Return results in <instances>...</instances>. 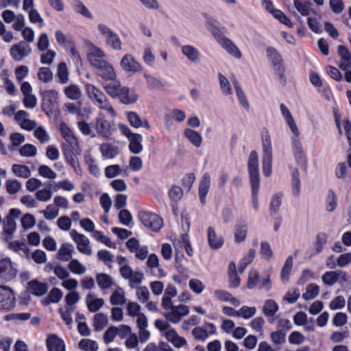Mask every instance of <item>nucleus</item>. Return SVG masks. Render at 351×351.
Returning <instances> with one entry per match:
<instances>
[{"label": "nucleus", "mask_w": 351, "mask_h": 351, "mask_svg": "<svg viewBox=\"0 0 351 351\" xmlns=\"http://www.w3.org/2000/svg\"><path fill=\"white\" fill-rule=\"evenodd\" d=\"M60 132L65 141V143L62 144V150L64 158L67 163L77 172L80 169L77 156L80 155L82 152L78 140L64 122L60 124Z\"/></svg>", "instance_id": "f257e3e1"}, {"label": "nucleus", "mask_w": 351, "mask_h": 351, "mask_svg": "<svg viewBox=\"0 0 351 351\" xmlns=\"http://www.w3.org/2000/svg\"><path fill=\"white\" fill-rule=\"evenodd\" d=\"M247 169L250 174V185L252 188V200L253 208L258 210V191L260 186L258 156L256 151L251 152L248 162Z\"/></svg>", "instance_id": "f03ea898"}, {"label": "nucleus", "mask_w": 351, "mask_h": 351, "mask_svg": "<svg viewBox=\"0 0 351 351\" xmlns=\"http://www.w3.org/2000/svg\"><path fill=\"white\" fill-rule=\"evenodd\" d=\"M261 138L263 152L262 158L263 173L265 177H269L271 174L273 156L270 134L265 128L263 130Z\"/></svg>", "instance_id": "7ed1b4c3"}, {"label": "nucleus", "mask_w": 351, "mask_h": 351, "mask_svg": "<svg viewBox=\"0 0 351 351\" xmlns=\"http://www.w3.org/2000/svg\"><path fill=\"white\" fill-rule=\"evenodd\" d=\"M86 91L88 97L100 109L106 110L113 117L116 116L115 110L101 90L93 84H87L86 85Z\"/></svg>", "instance_id": "20e7f679"}, {"label": "nucleus", "mask_w": 351, "mask_h": 351, "mask_svg": "<svg viewBox=\"0 0 351 351\" xmlns=\"http://www.w3.org/2000/svg\"><path fill=\"white\" fill-rule=\"evenodd\" d=\"M21 211L18 208H11L8 214L3 219L1 235L5 242H9L14 238L16 230L15 219L19 217Z\"/></svg>", "instance_id": "39448f33"}, {"label": "nucleus", "mask_w": 351, "mask_h": 351, "mask_svg": "<svg viewBox=\"0 0 351 351\" xmlns=\"http://www.w3.org/2000/svg\"><path fill=\"white\" fill-rule=\"evenodd\" d=\"M138 217L143 224L154 232L159 231L163 226V221L158 215L147 211H141Z\"/></svg>", "instance_id": "423d86ee"}, {"label": "nucleus", "mask_w": 351, "mask_h": 351, "mask_svg": "<svg viewBox=\"0 0 351 351\" xmlns=\"http://www.w3.org/2000/svg\"><path fill=\"white\" fill-rule=\"evenodd\" d=\"M16 305L14 291L10 287L0 285V309L10 311Z\"/></svg>", "instance_id": "0eeeda50"}, {"label": "nucleus", "mask_w": 351, "mask_h": 351, "mask_svg": "<svg viewBox=\"0 0 351 351\" xmlns=\"http://www.w3.org/2000/svg\"><path fill=\"white\" fill-rule=\"evenodd\" d=\"M16 274L17 270L9 258L0 260V283L12 280L16 276Z\"/></svg>", "instance_id": "6e6552de"}, {"label": "nucleus", "mask_w": 351, "mask_h": 351, "mask_svg": "<svg viewBox=\"0 0 351 351\" xmlns=\"http://www.w3.org/2000/svg\"><path fill=\"white\" fill-rule=\"evenodd\" d=\"M98 29L100 33L106 38V42L108 45L114 50L121 49V40L119 36L114 33L108 27L104 24L98 25Z\"/></svg>", "instance_id": "1a4fd4ad"}, {"label": "nucleus", "mask_w": 351, "mask_h": 351, "mask_svg": "<svg viewBox=\"0 0 351 351\" xmlns=\"http://www.w3.org/2000/svg\"><path fill=\"white\" fill-rule=\"evenodd\" d=\"M41 95L43 97L42 109L49 114L57 106L58 92L54 90H45L41 93Z\"/></svg>", "instance_id": "9d476101"}, {"label": "nucleus", "mask_w": 351, "mask_h": 351, "mask_svg": "<svg viewBox=\"0 0 351 351\" xmlns=\"http://www.w3.org/2000/svg\"><path fill=\"white\" fill-rule=\"evenodd\" d=\"M31 47L24 41L12 45L10 49L11 57L17 62L22 60L31 53Z\"/></svg>", "instance_id": "9b49d317"}, {"label": "nucleus", "mask_w": 351, "mask_h": 351, "mask_svg": "<svg viewBox=\"0 0 351 351\" xmlns=\"http://www.w3.org/2000/svg\"><path fill=\"white\" fill-rule=\"evenodd\" d=\"M95 130L99 136H101L106 140L110 138L112 136L110 123L107 121L104 115H99L96 119Z\"/></svg>", "instance_id": "f8f14e48"}, {"label": "nucleus", "mask_w": 351, "mask_h": 351, "mask_svg": "<svg viewBox=\"0 0 351 351\" xmlns=\"http://www.w3.org/2000/svg\"><path fill=\"white\" fill-rule=\"evenodd\" d=\"M71 236L77 243V250L86 255L91 254V248L89 247V240L84 234L78 233L75 230L71 231Z\"/></svg>", "instance_id": "ddd939ff"}, {"label": "nucleus", "mask_w": 351, "mask_h": 351, "mask_svg": "<svg viewBox=\"0 0 351 351\" xmlns=\"http://www.w3.org/2000/svg\"><path fill=\"white\" fill-rule=\"evenodd\" d=\"M120 64L121 68L129 73H135L142 70L141 65L130 54L125 55Z\"/></svg>", "instance_id": "4468645a"}, {"label": "nucleus", "mask_w": 351, "mask_h": 351, "mask_svg": "<svg viewBox=\"0 0 351 351\" xmlns=\"http://www.w3.org/2000/svg\"><path fill=\"white\" fill-rule=\"evenodd\" d=\"M210 186V176L209 173L205 172L199 182L198 195L202 205L206 204V198Z\"/></svg>", "instance_id": "2eb2a0df"}, {"label": "nucleus", "mask_w": 351, "mask_h": 351, "mask_svg": "<svg viewBox=\"0 0 351 351\" xmlns=\"http://www.w3.org/2000/svg\"><path fill=\"white\" fill-rule=\"evenodd\" d=\"M46 346L48 351H66L64 341L55 334H51L47 337Z\"/></svg>", "instance_id": "dca6fc26"}, {"label": "nucleus", "mask_w": 351, "mask_h": 351, "mask_svg": "<svg viewBox=\"0 0 351 351\" xmlns=\"http://www.w3.org/2000/svg\"><path fill=\"white\" fill-rule=\"evenodd\" d=\"M104 56V52L100 48L95 47L93 51L88 53L87 58L90 64L97 69L106 62Z\"/></svg>", "instance_id": "f3484780"}, {"label": "nucleus", "mask_w": 351, "mask_h": 351, "mask_svg": "<svg viewBox=\"0 0 351 351\" xmlns=\"http://www.w3.org/2000/svg\"><path fill=\"white\" fill-rule=\"evenodd\" d=\"M293 149L297 162L303 167L304 171L307 169L306 160L302 149L301 143L297 138L293 139Z\"/></svg>", "instance_id": "a211bd4d"}, {"label": "nucleus", "mask_w": 351, "mask_h": 351, "mask_svg": "<svg viewBox=\"0 0 351 351\" xmlns=\"http://www.w3.org/2000/svg\"><path fill=\"white\" fill-rule=\"evenodd\" d=\"M27 289L32 295L40 297L47 292L48 287L46 283L34 279L27 283Z\"/></svg>", "instance_id": "6ab92c4d"}, {"label": "nucleus", "mask_w": 351, "mask_h": 351, "mask_svg": "<svg viewBox=\"0 0 351 351\" xmlns=\"http://www.w3.org/2000/svg\"><path fill=\"white\" fill-rule=\"evenodd\" d=\"M97 70V75L106 82L113 81L117 78L113 67L107 61L98 67Z\"/></svg>", "instance_id": "aec40b11"}, {"label": "nucleus", "mask_w": 351, "mask_h": 351, "mask_svg": "<svg viewBox=\"0 0 351 351\" xmlns=\"http://www.w3.org/2000/svg\"><path fill=\"white\" fill-rule=\"evenodd\" d=\"M338 53L342 60V62L339 64L341 69L346 71L351 67V52L344 45L338 47Z\"/></svg>", "instance_id": "412c9836"}, {"label": "nucleus", "mask_w": 351, "mask_h": 351, "mask_svg": "<svg viewBox=\"0 0 351 351\" xmlns=\"http://www.w3.org/2000/svg\"><path fill=\"white\" fill-rule=\"evenodd\" d=\"M99 150L104 158H114L119 154V148L110 143H104L100 145Z\"/></svg>", "instance_id": "4be33fe9"}, {"label": "nucleus", "mask_w": 351, "mask_h": 351, "mask_svg": "<svg viewBox=\"0 0 351 351\" xmlns=\"http://www.w3.org/2000/svg\"><path fill=\"white\" fill-rule=\"evenodd\" d=\"M228 53L236 58H241L242 55L238 47L227 37H225L219 43Z\"/></svg>", "instance_id": "5701e85b"}, {"label": "nucleus", "mask_w": 351, "mask_h": 351, "mask_svg": "<svg viewBox=\"0 0 351 351\" xmlns=\"http://www.w3.org/2000/svg\"><path fill=\"white\" fill-rule=\"evenodd\" d=\"M117 97L124 104H134L138 99V96L135 93L130 92V89L127 87H122L121 88Z\"/></svg>", "instance_id": "b1692460"}, {"label": "nucleus", "mask_w": 351, "mask_h": 351, "mask_svg": "<svg viewBox=\"0 0 351 351\" xmlns=\"http://www.w3.org/2000/svg\"><path fill=\"white\" fill-rule=\"evenodd\" d=\"M208 241L211 249L215 250L221 247L223 244L222 237H218L212 227L208 228Z\"/></svg>", "instance_id": "393cba45"}, {"label": "nucleus", "mask_w": 351, "mask_h": 351, "mask_svg": "<svg viewBox=\"0 0 351 351\" xmlns=\"http://www.w3.org/2000/svg\"><path fill=\"white\" fill-rule=\"evenodd\" d=\"M127 117L130 124L134 128H137L142 126L147 129L150 128V126L147 120H142L140 116L135 112H128Z\"/></svg>", "instance_id": "a878e982"}, {"label": "nucleus", "mask_w": 351, "mask_h": 351, "mask_svg": "<svg viewBox=\"0 0 351 351\" xmlns=\"http://www.w3.org/2000/svg\"><path fill=\"white\" fill-rule=\"evenodd\" d=\"M182 52L191 62L197 63L199 61L200 53L194 47L191 45H184L182 47Z\"/></svg>", "instance_id": "bb28decb"}, {"label": "nucleus", "mask_w": 351, "mask_h": 351, "mask_svg": "<svg viewBox=\"0 0 351 351\" xmlns=\"http://www.w3.org/2000/svg\"><path fill=\"white\" fill-rule=\"evenodd\" d=\"M102 86L106 93L112 97H117V95L119 93L121 88L120 82L116 80L110 81V82H104Z\"/></svg>", "instance_id": "cd10ccee"}, {"label": "nucleus", "mask_w": 351, "mask_h": 351, "mask_svg": "<svg viewBox=\"0 0 351 351\" xmlns=\"http://www.w3.org/2000/svg\"><path fill=\"white\" fill-rule=\"evenodd\" d=\"M73 251V247L71 244L63 243L58 252L57 258L62 261H68L71 258Z\"/></svg>", "instance_id": "c85d7f7f"}, {"label": "nucleus", "mask_w": 351, "mask_h": 351, "mask_svg": "<svg viewBox=\"0 0 351 351\" xmlns=\"http://www.w3.org/2000/svg\"><path fill=\"white\" fill-rule=\"evenodd\" d=\"M247 225L245 222L240 223L234 228V240L236 243L244 241L247 237Z\"/></svg>", "instance_id": "c756f323"}, {"label": "nucleus", "mask_w": 351, "mask_h": 351, "mask_svg": "<svg viewBox=\"0 0 351 351\" xmlns=\"http://www.w3.org/2000/svg\"><path fill=\"white\" fill-rule=\"evenodd\" d=\"M96 282L101 289H109L113 285L112 278L105 273H99L96 275Z\"/></svg>", "instance_id": "7c9ffc66"}, {"label": "nucleus", "mask_w": 351, "mask_h": 351, "mask_svg": "<svg viewBox=\"0 0 351 351\" xmlns=\"http://www.w3.org/2000/svg\"><path fill=\"white\" fill-rule=\"evenodd\" d=\"M129 139H130V144H129L130 151L135 154H139L143 150V145L141 144V142H142L141 135L139 134H135V135H132V136Z\"/></svg>", "instance_id": "2f4dec72"}, {"label": "nucleus", "mask_w": 351, "mask_h": 351, "mask_svg": "<svg viewBox=\"0 0 351 351\" xmlns=\"http://www.w3.org/2000/svg\"><path fill=\"white\" fill-rule=\"evenodd\" d=\"M184 136L196 147H199L202 145V138L199 132L192 130L186 129L184 130Z\"/></svg>", "instance_id": "473e14b6"}, {"label": "nucleus", "mask_w": 351, "mask_h": 351, "mask_svg": "<svg viewBox=\"0 0 351 351\" xmlns=\"http://www.w3.org/2000/svg\"><path fill=\"white\" fill-rule=\"evenodd\" d=\"M94 298V295L89 293L86 296V304L88 311L92 313L97 312L101 307L103 306L104 301L101 298L94 299L90 301V299Z\"/></svg>", "instance_id": "72a5a7b5"}, {"label": "nucleus", "mask_w": 351, "mask_h": 351, "mask_svg": "<svg viewBox=\"0 0 351 351\" xmlns=\"http://www.w3.org/2000/svg\"><path fill=\"white\" fill-rule=\"evenodd\" d=\"M110 302L112 305H123L126 302V298L122 288L118 287L110 298Z\"/></svg>", "instance_id": "f704fd0d"}, {"label": "nucleus", "mask_w": 351, "mask_h": 351, "mask_svg": "<svg viewBox=\"0 0 351 351\" xmlns=\"http://www.w3.org/2000/svg\"><path fill=\"white\" fill-rule=\"evenodd\" d=\"M214 295L221 301L230 302L234 305H238L239 303L236 298L232 297L231 293L225 290L217 289L214 291Z\"/></svg>", "instance_id": "c9c22d12"}, {"label": "nucleus", "mask_w": 351, "mask_h": 351, "mask_svg": "<svg viewBox=\"0 0 351 351\" xmlns=\"http://www.w3.org/2000/svg\"><path fill=\"white\" fill-rule=\"evenodd\" d=\"M291 186L293 195L298 197L300 192L301 182L299 171L297 169H295L291 173Z\"/></svg>", "instance_id": "e433bc0d"}, {"label": "nucleus", "mask_w": 351, "mask_h": 351, "mask_svg": "<svg viewBox=\"0 0 351 351\" xmlns=\"http://www.w3.org/2000/svg\"><path fill=\"white\" fill-rule=\"evenodd\" d=\"M278 304L273 300H267L263 308V313L268 317L274 316L278 311Z\"/></svg>", "instance_id": "4c0bfd02"}, {"label": "nucleus", "mask_w": 351, "mask_h": 351, "mask_svg": "<svg viewBox=\"0 0 351 351\" xmlns=\"http://www.w3.org/2000/svg\"><path fill=\"white\" fill-rule=\"evenodd\" d=\"M293 259L292 256H289L285 261V263L282 268L280 278L281 280L285 282L289 280V276L292 269L293 267Z\"/></svg>", "instance_id": "58836bf2"}, {"label": "nucleus", "mask_w": 351, "mask_h": 351, "mask_svg": "<svg viewBox=\"0 0 351 351\" xmlns=\"http://www.w3.org/2000/svg\"><path fill=\"white\" fill-rule=\"evenodd\" d=\"M13 173L18 177L27 178L30 176L29 168L24 165L14 164L12 167Z\"/></svg>", "instance_id": "ea45409f"}, {"label": "nucleus", "mask_w": 351, "mask_h": 351, "mask_svg": "<svg viewBox=\"0 0 351 351\" xmlns=\"http://www.w3.org/2000/svg\"><path fill=\"white\" fill-rule=\"evenodd\" d=\"M108 324V317L104 313H97L94 317L93 326L95 331H101Z\"/></svg>", "instance_id": "a19ab883"}, {"label": "nucleus", "mask_w": 351, "mask_h": 351, "mask_svg": "<svg viewBox=\"0 0 351 351\" xmlns=\"http://www.w3.org/2000/svg\"><path fill=\"white\" fill-rule=\"evenodd\" d=\"M267 57L270 59L271 62V64L276 65L283 63V60L281 55L278 52V51L271 47H269L267 50Z\"/></svg>", "instance_id": "79ce46f5"}, {"label": "nucleus", "mask_w": 351, "mask_h": 351, "mask_svg": "<svg viewBox=\"0 0 351 351\" xmlns=\"http://www.w3.org/2000/svg\"><path fill=\"white\" fill-rule=\"evenodd\" d=\"M282 195L281 193L275 194L269 204V211L271 215L276 214L282 204Z\"/></svg>", "instance_id": "37998d69"}, {"label": "nucleus", "mask_w": 351, "mask_h": 351, "mask_svg": "<svg viewBox=\"0 0 351 351\" xmlns=\"http://www.w3.org/2000/svg\"><path fill=\"white\" fill-rule=\"evenodd\" d=\"M319 290V286L310 284L307 286L306 292L302 294V298L306 300H313L317 296Z\"/></svg>", "instance_id": "c03bdc74"}, {"label": "nucleus", "mask_w": 351, "mask_h": 351, "mask_svg": "<svg viewBox=\"0 0 351 351\" xmlns=\"http://www.w3.org/2000/svg\"><path fill=\"white\" fill-rule=\"evenodd\" d=\"M64 93L71 99L76 100L81 96V90L77 85L71 84L64 88Z\"/></svg>", "instance_id": "a18cd8bd"}, {"label": "nucleus", "mask_w": 351, "mask_h": 351, "mask_svg": "<svg viewBox=\"0 0 351 351\" xmlns=\"http://www.w3.org/2000/svg\"><path fill=\"white\" fill-rule=\"evenodd\" d=\"M170 310L171 311L169 312H165L163 316L170 322L173 324L178 323L183 316L178 312L175 306Z\"/></svg>", "instance_id": "49530a36"}, {"label": "nucleus", "mask_w": 351, "mask_h": 351, "mask_svg": "<svg viewBox=\"0 0 351 351\" xmlns=\"http://www.w3.org/2000/svg\"><path fill=\"white\" fill-rule=\"evenodd\" d=\"M79 347L84 351H97L98 346L96 341L83 339L79 342Z\"/></svg>", "instance_id": "de8ad7c7"}, {"label": "nucleus", "mask_w": 351, "mask_h": 351, "mask_svg": "<svg viewBox=\"0 0 351 351\" xmlns=\"http://www.w3.org/2000/svg\"><path fill=\"white\" fill-rule=\"evenodd\" d=\"M58 76L61 84H66L69 80V73L66 63L60 62L58 66Z\"/></svg>", "instance_id": "09e8293b"}, {"label": "nucleus", "mask_w": 351, "mask_h": 351, "mask_svg": "<svg viewBox=\"0 0 351 351\" xmlns=\"http://www.w3.org/2000/svg\"><path fill=\"white\" fill-rule=\"evenodd\" d=\"M21 226L25 230L33 228L36 224V218L29 213L24 215L21 219Z\"/></svg>", "instance_id": "8fccbe9b"}, {"label": "nucleus", "mask_w": 351, "mask_h": 351, "mask_svg": "<svg viewBox=\"0 0 351 351\" xmlns=\"http://www.w3.org/2000/svg\"><path fill=\"white\" fill-rule=\"evenodd\" d=\"M6 191L9 194L13 195L21 189V183L17 180H8L5 182Z\"/></svg>", "instance_id": "3c124183"}, {"label": "nucleus", "mask_w": 351, "mask_h": 351, "mask_svg": "<svg viewBox=\"0 0 351 351\" xmlns=\"http://www.w3.org/2000/svg\"><path fill=\"white\" fill-rule=\"evenodd\" d=\"M323 282L328 286H332L337 282V271H326L322 276Z\"/></svg>", "instance_id": "603ef678"}, {"label": "nucleus", "mask_w": 351, "mask_h": 351, "mask_svg": "<svg viewBox=\"0 0 351 351\" xmlns=\"http://www.w3.org/2000/svg\"><path fill=\"white\" fill-rule=\"evenodd\" d=\"M69 269L72 273L76 274H83L86 271V267L77 259H73L70 261L69 264Z\"/></svg>", "instance_id": "864d4df0"}, {"label": "nucleus", "mask_w": 351, "mask_h": 351, "mask_svg": "<svg viewBox=\"0 0 351 351\" xmlns=\"http://www.w3.org/2000/svg\"><path fill=\"white\" fill-rule=\"evenodd\" d=\"M192 335L197 340L204 341L209 336V333L206 329L202 327H195L192 330Z\"/></svg>", "instance_id": "5fc2aeb1"}, {"label": "nucleus", "mask_w": 351, "mask_h": 351, "mask_svg": "<svg viewBox=\"0 0 351 351\" xmlns=\"http://www.w3.org/2000/svg\"><path fill=\"white\" fill-rule=\"evenodd\" d=\"M273 69L274 71V73L276 75H277L280 83L283 86L285 85V83H286V76L285 75V68L283 63L273 65Z\"/></svg>", "instance_id": "6e6d98bb"}, {"label": "nucleus", "mask_w": 351, "mask_h": 351, "mask_svg": "<svg viewBox=\"0 0 351 351\" xmlns=\"http://www.w3.org/2000/svg\"><path fill=\"white\" fill-rule=\"evenodd\" d=\"M259 280V274L256 270H251L248 273L247 287L250 289H254Z\"/></svg>", "instance_id": "4d7b16f0"}, {"label": "nucleus", "mask_w": 351, "mask_h": 351, "mask_svg": "<svg viewBox=\"0 0 351 351\" xmlns=\"http://www.w3.org/2000/svg\"><path fill=\"white\" fill-rule=\"evenodd\" d=\"M118 330L117 327L110 326L109 327L104 335V341L106 344H108L113 341L115 337L117 335Z\"/></svg>", "instance_id": "13d9d810"}, {"label": "nucleus", "mask_w": 351, "mask_h": 351, "mask_svg": "<svg viewBox=\"0 0 351 351\" xmlns=\"http://www.w3.org/2000/svg\"><path fill=\"white\" fill-rule=\"evenodd\" d=\"M45 219L47 220H53L58 215V209L56 208L53 205H48L45 210H40Z\"/></svg>", "instance_id": "bf43d9fd"}, {"label": "nucleus", "mask_w": 351, "mask_h": 351, "mask_svg": "<svg viewBox=\"0 0 351 351\" xmlns=\"http://www.w3.org/2000/svg\"><path fill=\"white\" fill-rule=\"evenodd\" d=\"M38 173L40 176L48 179H55L57 176L56 173L51 168L45 165L39 167Z\"/></svg>", "instance_id": "052dcab7"}, {"label": "nucleus", "mask_w": 351, "mask_h": 351, "mask_svg": "<svg viewBox=\"0 0 351 351\" xmlns=\"http://www.w3.org/2000/svg\"><path fill=\"white\" fill-rule=\"evenodd\" d=\"M260 254L267 260H269L273 257V251L269 243L265 241L261 242Z\"/></svg>", "instance_id": "680f3d73"}, {"label": "nucleus", "mask_w": 351, "mask_h": 351, "mask_svg": "<svg viewBox=\"0 0 351 351\" xmlns=\"http://www.w3.org/2000/svg\"><path fill=\"white\" fill-rule=\"evenodd\" d=\"M143 278V273L135 271L132 277L128 279L130 280V287L132 289H138L139 287L138 285L142 282Z\"/></svg>", "instance_id": "e2e57ef3"}, {"label": "nucleus", "mask_w": 351, "mask_h": 351, "mask_svg": "<svg viewBox=\"0 0 351 351\" xmlns=\"http://www.w3.org/2000/svg\"><path fill=\"white\" fill-rule=\"evenodd\" d=\"M36 151L34 145L25 144L19 149V153L22 156L31 157L36 154Z\"/></svg>", "instance_id": "0e129e2a"}, {"label": "nucleus", "mask_w": 351, "mask_h": 351, "mask_svg": "<svg viewBox=\"0 0 351 351\" xmlns=\"http://www.w3.org/2000/svg\"><path fill=\"white\" fill-rule=\"evenodd\" d=\"M286 333L282 330H277L271 332V339L274 344L280 345L285 342Z\"/></svg>", "instance_id": "69168bd1"}, {"label": "nucleus", "mask_w": 351, "mask_h": 351, "mask_svg": "<svg viewBox=\"0 0 351 351\" xmlns=\"http://www.w3.org/2000/svg\"><path fill=\"white\" fill-rule=\"evenodd\" d=\"M36 198L40 202H47L52 197V192L50 189H40L36 191Z\"/></svg>", "instance_id": "338daca9"}, {"label": "nucleus", "mask_w": 351, "mask_h": 351, "mask_svg": "<svg viewBox=\"0 0 351 351\" xmlns=\"http://www.w3.org/2000/svg\"><path fill=\"white\" fill-rule=\"evenodd\" d=\"M53 74L50 69L47 67H41L38 73V77L40 81L45 83L50 82L52 80Z\"/></svg>", "instance_id": "774afa93"}]
</instances>
